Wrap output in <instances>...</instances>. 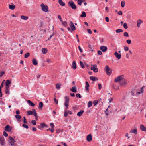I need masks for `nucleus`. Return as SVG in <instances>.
Here are the masks:
<instances>
[{
	"mask_svg": "<svg viewBox=\"0 0 146 146\" xmlns=\"http://www.w3.org/2000/svg\"><path fill=\"white\" fill-rule=\"evenodd\" d=\"M33 115L36 118H37L38 117V116H37V113L36 111L34 109L32 110V111H27V115Z\"/></svg>",
	"mask_w": 146,
	"mask_h": 146,
	"instance_id": "nucleus-1",
	"label": "nucleus"
},
{
	"mask_svg": "<svg viewBox=\"0 0 146 146\" xmlns=\"http://www.w3.org/2000/svg\"><path fill=\"white\" fill-rule=\"evenodd\" d=\"M104 70L106 72V74L107 75L110 76L111 74L112 70L107 65L106 66Z\"/></svg>",
	"mask_w": 146,
	"mask_h": 146,
	"instance_id": "nucleus-2",
	"label": "nucleus"
},
{
	"mask_svg": "<svg viewBox=\"0 0 146 146\" xmlns=\"http://www.w3.org/2000/svg\"><path fill=\"white\" fill-rule=\"evenodd\" d=\"M68 4L69 7L74 10H76L77 8L76 5L72 0H71L69 1L68 2Z\"/></svg>",
	"mask_w": 146,
	"mask_h": 146,
	"instance_id": "nucleus-3",
	"label": "nucleus"
},
{
	"mask_svg": "<svg viewBox=\"0 0 146 146\" xmlns=\"http://www.w3.org/2000/svg\"><path fill=\"white\" fill-rule=\"evenodd\" d=\"M40 6L43 11L44 12H48V7L47 5L44 4L43 3H42Z\"/></svg>",
	"mask_w": 146,
	"mask_h": 146,
	"instance_id": "nucleus-4",
	"label": "nucleus"
},
{
	"mask_svg": "<svg viewBox=\"0 0 146 146\" xmlns=\"http://www.w3.org/2000/svg\"><path fill=\"white\" fill-rule=\"evenodd\" d=\"M123 75H121L120 76L117 78H115L114 81L115 82H117L119 81H121L123 79Z\"/></svg>",
	"mask_w": 146,
	"mask_h": 146,
	"instance_id": "nucleus-5",
	"label": "nucleus"
},
{
	"mask_svg": "<svg viewBox=\"0 0 146 146\" xmlns=\"http://www.w3.org/2000/svg\"><path fill=\"white\" fill-rule=\"evenodd\" d=\"M92 67L91 68V69L92 70H93L94 72L96 73L98 71V70L97 67V65L96 64L92 65Z\"/></svg>",
	"mask_w": 146,
	"mask_h": 146,
	"instance_id": "nucleus-6",
	"label": "nucleus"
},
{
	"mask_svg": "<svg viewBox=\"0 0 146 146\" xmlns=\"http://www.w3.org/2000/svg\"><path fill=\"white\" fill-rule=\"evenodd\" d=\"M12 129V127H10V126L9 125H7L5 127V130L6 131L10 132L11 131Z\"/></svg>",
	"mask_w": 146,
	"mask_h": 146,
	"instance_id": "nucleus-7",
	"label": "nucleus"
},
{
	"mask_svg": "<svg viewBox=\"0 0 146 146\" xmlns=\"http://www.w3.org/2000/svg\"><path fill=\"white\" fill-rule=\"evenodd\" d=\"M127 83V81L125 79H123L120 82V85L121 86L126 85Z\"/></svg>",
	"mask_w": 146,
	"mask_h": 146,
	"instance_id": "nucleus-8",
	"label": "nucleus"
},
{
	"mask_svg": "<svg viewBox=\"0 0 146 146\" xmlns=\"http://www.w3.org/2000/svg\"><path fill=\"white\" fill-rule=\"evenodd\" d=\"M100 49L104 52H106L108 49L107 47L106 46H102L100 48Z\"/></svg>",
	"mask_w": 146,
	"mask_h": 146,
	"instance_id": "nucleus-9",
	"label": "nucleus"
},
{
	"mask_svg": "<svg viewBox=\"0 0 146 146\" xmlns=\"http://www.w3.org/2000/svg\"><path fill=\"white\" fill-rule=\"evenodd\" d=\"M9 139L11 141V142H10L11 145L12 146H13V143L15 142V141L12 137L11 136L9 137Z\"/></svg>",
	"mask_w": 146,
	"mask_h": 146,
	"instance_id": "nucleus-10",
	"label": "nucleus"
},
{
	"mask_svg": "<svg viewBox=\"0 0 146 146\" xmlns=\"http://www.w3.org/2000/svg\"><path fill=\"white\" fill-rule=\"evenodd\" d=\"M70 26L72 30L74 31L76 29V27L72 21L70 22Z\"/></svg>",
	"mask_w": 146,
	"mask_h": 146,
	"instance_id": "nucleus-11",
	"label": "nucleus"
},
{
	"mask_svg": "<svg viewBox=\"0 0 146 146\" xmlns=\"http://www.w3.org/2000/svg\"><path fill=\"white\" fill-rule=\"evenodd\" d=\"M86 85L85 86V90L88 92H89V84L87 81H86Z\"/></svg>",
	"mask_w": 146,
	"mask_h": 146,
	"instance_id": "nucleus-12",
	"label": "nucleus"
},
{
	"mask_svg": "<svg viewBox=\"0 0 146 146\" xmlns=\"http://www.w3.org/2000/svg\"><path fill=\"white\" fill-rule=\"evenodd\" d=\"M114 55L115 56V57L118 58V59H119L121 58V54H119L117 52H115Z\"/></svg>",
	"mask_w": 146,
	"mask_h": 146,
	"instance_id": "nucleus-13",
	"label": "nucleus"
},
{
	"mask_svg": "<svg viewBox=\"0 0 146 146\" xmlns=\"http://www.w3.org/2000/svg\"><path fill=\"white\" fill-rule=\"evenodd\" d=\"M87 140L88 141L90 142L92 140V138L91 135L90 134L88 135L86 137Z\"/></svg>",
	"mask_w": 146,
	"mask_h": 146,
	"instance_id": "nucleus-14",
	"label": "nucleus"
},
{
	"mask_svg": "<svg viewBox=\"0 0 146 146\" xmlns=\"http://www.w3.org/2000/svg\"><path fill=\"white\" fill-rule=\"evenodd\" d=\"M76 62L74 61H73L72 64V68L74 69H75L76 68Z\"/></svg>",
	"mask_w": 146,
	"mask_h": 146,
	"instance_id": "nucleus-15",
	"label": "nucleus"
},
{
	"mask_svg": "<svg viewBox=\"0 0 146 146\" xmlns=\"http://www.w3.org/2000/svg\"><path fill=\"white\" fill-rule=\"evenodd\" d=\"M143 23V21L140 19H139L137 21V25L138 27H140V24Z\"/></svg>",
	"mask_w": 146,
	"mask_h": 146,
	"instance_id": "nucleus-16",
	"label": "nucleus"
},
{
	"mask_svg": "<svg viewBox=\"0 0 146 146\" xmlns=\"http://www.w3.org/2000/svg\"><path fill=\"white\" fill-rule=\"evenodd\" d=\"M70 90L74 93H76L77 92L76 87L75 86L72 87V88L70 89Z\"/></svg>",
	"mask_w": 146,
	"mask_h": 146,
	"instance_id": "nucleus-17",
	"label": "nucleus"
},
{
	"mask_svg": "<svg viewBox=\"0 0 146 146\" xmlns=\"http://www.w3.org/2000/svg\"><path fill=\"white\" fill-rule=\"evenodd\" d=\"M27 102L29 105L33 107L35 106V104L30 100H27Z\"/></svg>",
	"mask_w": 146,
	"mask_h": 146,
	"instance_id": "nucleus-18",
	"label": "nucleus"
},
{
	"mask_svg": "<svg viewBox=\"0 0 146 146\" xmlns=\"http://www.w3.org/2000/svg\"><path fill=\"white\" fill-rule=\"evenodd\" d=\"M84 112V111L83 110H81L78 113L77 115L78 116L80 117L82 115Z\"/></svg>",
	"mask_w": 146,
	"mask_h": 146,
	"instance_id": "nucleus-19",
	"label": "nucleus"
},
{
	"mask_svg": "<svg viewBox=\"0 0 146 146\" xmlns=\"http://www.w3.org/2000/svg\"><path fill=\"white\" fill-rule=\"evenodd\" d=\"M11 83V81L9 80H7L5 82V85L6 86H8L10 87L9 85Z\"/></svg>",
	"mask_w": 146,
	"mask_h": 146,
	"instance_id": "nucleus-20",
	"label": "nucleus"
},
{
	"mask_svg": "<svg viewBox=\"0 0 146 146\" xmlns=\"http://www.w3.org/2000/svg\"><path fill=\"white\" fill-rule=\"evenodd\" d=\"M90 79L91 80L93 81H94L95 80H97L98 79V78L97 77L92 76H90Z\"/></svg>",
	"mask_w": 146,
	"mask_h": 146,
	"instance_id": "nucleus-21",
	"label": "nucleus"
},
{
	"mask_svg": "<svg viewBox=\"0 0 146 146\" xmlns=\"http://www.w3.org/2000/svg\"><path fill=\"white\" fill-rule=\"evenodd\" d=\"M140 129H141L143 131H146V128L143 125H140Z\"/></svg>",
	"mask_w": 146,
	"mask_h": 146,
	"instance_id": "nucleus-22",
	"label": "nucleus"
},
{
	"mask_svg": "<svg viewBox=\"0 0 146 146\" xmlns=\"http://www.w3.org/2000/svg\"><path fill=\"white\" fill-rule=\"evenodd\" d=\"M40 125H41V126L42 128H44L45 127L46 128H48V125L45 124L44 123H41L40 124Z\"/></svg>",
	"mask_w": 146,
	"mask_h": 146,
	"instance_id": "nucleus-23",
	"label": "nucleus"
},
{
	"mask_svg": "<svg viewBox=\"0 0 146 146\" xmlns=\"http://www.w3.org/2000/svg\"><path fill=\"white\" fill-rule=\"evenodd\" d=\"M130 133H133L136 135L137 134V130L136 129H131L130 131Z\"/></svg>",
	"mask_w": 146,
	"mask_h": 146,
	"instance_id": "nucleus-24",
	"label": "nucleus"
},
{
	"mask_svg": "<svg viewBox=\"0 0 146 146\" xmlns=\"http://www.w3.org/2000/svg\"><path fill=\"white\" fill-rule=\"evenodd\" d=\"M32 63L34 65H36L38 64L37 61L35 59H33Z\"/></svg>",
	"mask_w": 146,
	"mask_h": 146,
	"instance_id": "nucleus-25",
	"label": "nucleus"
},
{
	"mask_svg": "<svg viewBox=\"0 0 146 146\" xmlns=\"http://www.w3.org/2000/svg\"><path fill=\"white\" fill-rule=\"evenodd\" d=\"M58 2L59 4L62 6H64L65 5V3L62 0H58Z\"/></svg>",
	"mask_w": 146,
	"mask_h": 146,
	"instance_id": "nucleus-26",
	"label": "nucleus"
},
{
	"mask_svg": "<svg viewBox=\"0 0 146 146\" xmlns=\"http://www.w3.org/2000/svg\"><path fill=\"white\" fill-rule=\"evenodd\" d=\"M9 87L6 86V90L5 91V93L6 94H9L10 93L9 91Z\"/></svg>",
	"mask_w": 146,
	"mask_h": 146,
	"instance_id": "nucleus-27",
	"label": "nucleus"
},
{
	"mask_svg": "<svg viewBox=\"0 0 146 146\" xmlns=\"http://www.w3.org/2000/svg\"><path fill=\"white\" fill-rule=\"evenodd\" d=\"M9 7L10 9L12 10H13L15 8V6L13 5H9Z\"/></svg>",
	"mask_w": 146,
	"mask_h": 146,
	"instance_id": "nucleus-28",
	"label": "nucleus"
},
{
	"mask_svg": "<svg viewBox=\"0 0 146 146\" xmlns=\"http://www.w3.org/2000/svg\"><path fill=\"white\" fill-rule=\"evenodd\" d=\"M42 51L43 53L44 54H46L47 52V49L44 48H42Z\"/></svg>",
	"mask_w": 146,
	"mask_h": 146,
	"instance_id": "nucleus-29",
	"label": "nucleus"
},
{
	"mask_svg": "<svg viewBox=\"0 0 146 146\" xmlns=\"http://www.w3.org/2000/svg\"><path fill=\"white\" fill-rule=\"evenodd\" d=\"M21 18L22 19L27 20L28 19V17L27 16H25L24 15H21Z\"/></svg>",
	"mask_w": 146,
	"mask_h": 146,
	"instance_id": "nucleus-30",
	"label": "nucleus"
},
{
	"mask_svg": "<svg viewBox=\"0 0 146 146\" xmlns=\"http://www.w3.org/2000/svg\"><path fill=\"white\" fill-rule=\"evenodd\" d=\"M86 13L85 12L83 11L82 12V14L80 15V17H86Z\"/></svg>",
	"mask_w": 146,
	"mask_h": 146,
	"instance_id": "nucleus-31",
	"label": "nucleus"
},
{
	"mask_svg": "<svg viewBox=\"0 0 146 146\" xmlns=\"http://www.w3.org/2000/svg\"><path fill=\"white\" fill-rule=\"evenodd\" d=\"M43 107V104L42 102H40L39 103L38 108H42Z\"/></svg>",
	"mask_w": 146,
	"mask_h": 146,
	"instance_id": "nucleus-32",
	"label": "nucleus"
},
{
	"mask_svg": "<svg viewBox=\"0 0 146 146\" xmlns=\"http://www.w3.org/2000/svg\"><path fill=\"white\" fill-rule=\"evenodd\" d=\"M62 25L65 27H66L68 25L67 22L66 21H62Z\"/></svg>",
	"mask_w": 146,
	"mask_h": 146,
	"instance_id": "nucleus-33",
	"label": "nucleus"
},
{
	"mask_svg": "<svg viewBox=\"0 0 146 146\" xmlns=\"http://www.w3.org/2000/svg\"><path fill=\"white\" fill-rule=\"evenodd\" d=\"M92 104L93 103L92 101H89L88 103V108L90 107L92 105Z\"/></svg>",
	"mask_w": 146,
	"mask_h": 146,
	"instance_id": "nucleus-34",
	"label": "nucleus"
},
{
	"mask_svg": "<svg viewBox=\"0 0 146 146\" xmlns=\"http://www.w3.org/2000/svg\"><path fill=\"white\" fill-rule=\"evenodd\" d=\"M125 1L124 0L122 1L121 2V6L123 8L125 6Z\"/></svg>",
	"mask_w": 146,
	"mask_h": 146,
	"instance_id": "nucleus-35",
	"label": "nucleus"
},
{
	"mask_svg": "<svg viewBox=\"0 0 146 146\" xmlns=\"http://www.w3.org/2000/svg\"><path fill=\"white\" fill-rule=\"evenodd\" d=\"M80 66L81 67V68H85L84 66V64L83 62H82V61H80Z\"/></svg>",
	"mask_w": 146,
	"mask_h": 146,
	"instance_id": "nucleus-36",
	"label": "nucleus"
},
{
	"mask_svg": "<svg viewBox=\"0 0 146 146\" xmlns=\"http://www.w3.org/2000/svg\"><path fill=\"white\" fill-rule=\"evenodd\" d=\"M83 2L82 0H78L77 1V3L78 5L80 6H81L82 5V4Z\"/></svg>",
	"mask_w": 146,
	"mask_h": 146,
	"instance_id": "nucleus-37",
	"label": "nucleus"
},
{
	"mask_svg": "<svg viewBox=\"0 0 146 146\" xmlns=\"http://www.w3.org/2000/svg\"><path fill=\"white\" fill-rule=\"evenodd\" d=\"M61 84H60L58 83L56 84V88L57 89H59L60 88V86Z\"/></svg>",
	"mask_w": 146,
	"mask_h": 146,
	"instance_id": "nucleus-38",
	"label": "nucleus"
},
{
	"mask_svg": "<svg viewBox=\"0 0 146 146\" xmlns=\"http://www.w3.org/2000/svg\"><path fill=\"white\" fill-rule=\"evenodd\" d=\"M113 88L115 90H117L119 89V86H117L115 87L114 86V84H113Z\"/></svg>",
	"mask_w": 146,
	"mask_h": 146,
	"instance_id": "nucleus-39",
	"label": "nucleus"
},
{
	"mask_svg": "<svg viewBox=\"0 0 146 146\" xmlns=\"http://www.w3.org/2000/svg\"><path fill=\"white\" fill-rule=\"evenodd\" d=\"M115 31L117 33H119L122 32L123 31V30L122 29H119L116 30Z\"/></svg>",
	"mask_w": 146,
	"mask_h": 146,
	"instance_id": "nucleus-40",
	"label": "nucleus"
},
{
	"mask_svg": "<svg viewBox=\"0 0 146 146\" xmlns=\"http://www.w3.org/2000/svg\"><path fill=\"white\" fill-rule=\"evenodd\" d=\"M65 102H69V98L68 97L66 96L65 97Z\"/></svg>",
	"mask_w": 146,
	"mask_h": 146,
	"instance_id": "nucleus-41",
	"label": "nucleus"
},
{
	"mask_svg": "<svg viewBox=\"0 0 146 146\" xmlns=\"http://www.w3.org/2000/svg\"><path fill=\"white\" fill-rule=\"evenodd\" d=\"M15 117L17 119H20L21 118V116L19 115H15Z\"/></svg>",
	"mask_w": 146,
	"mask_h": 146,
	"instance_id": "nucleus-42",
	"label": "nucleus"
},
{
	"mask_svg": "<svg viewBox=\"0 0 146 146\" xmlns=\"http://www.w3.org/2000/svg\"><path fill=\"white\" fill-rule=\"evenodd\" d=\"M32 123L34 125H36V123L35 120H33L31 121Z\"/></svg>",
	"mask_w": 146,
	"mask_h": 146,
	"instance_id": "nucleus-43",
	"label": "nucleus"
},
{
	"mask_svg": "<svg viewBox=\"0 0 146 146\" xmlns=\"http://www.w3.org/2000/svg\"><path fill=\"white\" fill-rule=\"evenodd\" d=\"M98 100H95L93 102V104L94 106L96 105L98 103Z\"/></svg>",
	"mask_w": 146,
	"mask_h": 146,
	"instance_id": "nucleus-44",
	"label": "nucleus"
},
{
	"mask_svg": "<svg viewBox=\"0 0 146 146\" xmlns=\"http://www.w3.org/2000/svg\"><path fill=\"white\" fill-rule=\"evenodd\" d=\"M30 55V53L29 52L26 53L24 56V57L25 58H27Z\"/></svg>",
	"mask_w": 146,
	"mask_h": 146,
	"instance_id": "nucleus-45",
	"label": "nucleus"
},
{
	"mask_svg": "<svg viewBox=\"0 0 146 146\" xmlns=\"http://www.w3.org/2000/svg\"><path fill=\"white\" fill-rule=\"evenodd\" d=\"M3 135L4 136L6 137H7L8 136V134L5 131H4L3 132Z\"/></svg>",
	"mask_w": 146,
	"mask_h": 146,
	"instance_id": "nucleus-46",
	"label": "nucleus"
},
{
	"mask_svg": "<svg viewBox=\"0 0 146 146\" xmlns=\"http://www.w3.org/2000/svg\"><path fill=\"white\" fill-rule=\"evenodd\" d=\"M23 127L26 129H28L29 128V126L25 124H23L22 125Z\"/></svg>",
	"mask_w": 146,
	"mask_h": 146,
	"instance_id": "nucleus-47",
	"label": "nucleus"
},
{
	"mask_svg": "<svg viewBox=\"0 0 146 146\" xmlns=\"http://www.w3.org/2000/svg\"><path fill=\"white\" fill-rule=\"evenodd\" d=\"M123 26L124 28H125V29H127L128 28L127 25L126 23H124L123 25Z\"/></svg>",
	"mask_w": 146,
	"mask_h": 146,
	"instance_id": "nucleus-48",
	"label": "nucleus"
},
{
	"mask_svg": "<svg viewBox=\"0 0 146 146\" xmlns=\"http://www.w3.org/2000/svg\"><path fill=\"white\" fill-rule=\"evenodd\" d=\"M123 35L125 36L128 37L129 35L128 33L127 32H125L123 33Z\"/></svg>",
	"mask_w": 146,
	"mask_h": 146,
	"instance_id": "nucleus-49",
	"label": "nucleus"
},
{
	"mask_svg": "<svg viewBox=\"0 0 146 146\" xmlns=\"http://www.w3.org/2000/svg\"><path fill=\"white\" fill-rule=\"evenodd\" d=\"M69 103V102H65L64 104L65 106L66 107H67V106H68Z\"/></svg>",
	"mask_w": 146,
	"mask_h": 146,
	"instance_id": "nucleus-50",
	"label": "nucleus"
},
{
	"mask_svg": "<svg viewBox=\"0 0 146 146\" xmlns=\"http://www.w3.org/2000/svg\"><path fill=\"white\" fill-rule=\"evenodd\" d=\"M76 96L77 97H78L79 98H80L81 97V96L80 94L78 93L76 94Z\"/></svg>",
	"mask_w": 146,
	"mask_h": 146,
	"instance_id": "nucleus-51",
	"label": "nucleus"
},
{
	"mask_svg": "<svg viewBox=\"0 0 146 146\" xmlns=\"http://www.w3.org/2000/svg\"><path fill=\"white\" fill-rule=\"evenodd\" d=\"M5 74V72L3 71H2L0 72V77L2 76Z\"/></svg>",
	"mask_w": 146,
	"mask_h": 146,
	"instance_id": "nucleus-52",
	"label": "nucleus"
},
{
	"mask_svg": "<svg viewBox=\"0 0 146 146\" xmlns=\"http://www.w3.org/2000/svg\"><path fill=\"white\" fill-rule=\"evenodd\" d=\"M124 48L125 51H127L129 50V48L128 47L126 46H124Z\"/></svg>",
	"mask_w": 146,
	"mask_h": 146,
	"instance_id": "nucleus-53",
	"label": "nucleus"
},
{
	"mask_svg": "<svg viewBox=\"0 0 146 146\" xmlns=\"http://www.w3.org/2000/svg\"><path fill=\"white\" fill-rule=\"evenodd\" d=\"M58 19L60 20V21L62 22V18L60 15H58Z\"/></svg>",
	"mask_w": 146,
	"mask_h": 146,
	"instance_id": "nucleus-54",
	"label": "nucleus"
},
{
	"mask_svg": "<svg viewBox=\"0 0 146 146\" xmlns=\"http://www.w3.org/2000/svg\"><path fill=\"white\" fill-rule=\"evenodd\" d=\"M5 143V141H0V143L1 145H3Z\"/></svg>",
	"mask_w": 146,
	"mask_h": 146,
	"instance_id": "nucleus-55",
	"label": "nucleus"
},
{
	"mask_svg": "<svg viewBox=\"0 0 146 146\" xmlns=\"http://www.w3.org/2000/svg\"><path fill=\"white\" fill-rule=\"evenodd\" d=\"M87 31L89 33L91 34L92 33V31L90 29H87Z\"/></svg>",
	"mask_w": 146,
	"mask_h": 146,
	"instance_id": "nucleus-56",
	"label": "nucleus"
},
{
	"mask_svg": "<svg viewBox=\"0 0 146 146\" xmlns=\"http://www.w3.org/2000/svg\"><path fill=\"white\" fill-rule=\"evenodd\" d=\"M23 119H24L23 123H25L27 124L28 123L27 122V121H26V120L25 117H24Z\"/></svg>",
	"mask_w": 146,
	"mask_h": 146,
	"instance_id": "nucleus-57",
	"label": "nucleus"
},
{
	"mask_svg": "<svg viewBox=\"0 0 146 146\" xmlns=\"http://www.w3.org/2000/svg\"><path fill=\"white\" fill-rule=\"evenodd\" d=\"M98 54L99 55H102V51L100 50H98Z\"/></svg>",
	"mask_w": 146,
	"mask_h": 146,
	"instance_id": "nucleus-58",
	"label": "nucleus"
},
{
	"mask_svg": "<svg viewBox=\"0 0 146 146\" xmlns=\"http://www.w3.org/2000/svg\"><path fill=\"white\" fill-rule=\"evenodd\" d=\"M50 125L52 128H54V125L53 123H51L50 124Z\"/></svg>",
	"mask_w": 146,
	"mask_h": 146,
	"instance_id": "nucleus-59",
	"label": "nucleus"
},
{
	"mask_svg": "<svg viewBox=\"0 0 146 146\" xmlns=\"http://www.w3.org/2000/svg\"><path fill=\"white\" fill-rule=\"evenodd\" d=\"M126 42L128 44H130L131 43V41L130 40L128 39L127 40Z\"/></svg>",
	"mask_w": 146,
	"mask_h": 146,
	"instance_id": "nucleus-60",
	"label": "nucleus"
},
{
	"mask_svg": "<svg viewBox=\"0 0 146 146\" xmlns=\"http://www.w3.org/2000/svg\"><path fill=\"white\" fill-rule=\"evenodd\" d=\"M98 89L99 90H100L102 88V86L101 84L100 83L98 84Z\"/></svg>",
	"mask_w": 146,
	"mask_h": 146,
	"instance_id": "nucleus-61",
	"label": "nucleus"
},
{
	"mask_svg": "<svg viewBox=\"0 0 146 146\" xmlns=\"http://www.w3.org/2000/svg\"><path fill=\"white\" fill-rule=\"evenodd\" d=\"M54 101L56 104H58V100L55 98H54Z\"/></svg>",
	"mask_w": 146,
	"mask_h": 146,
	"instance_id": "nucleus-62",
	"label": "nucleus"
},
{
	"mask_svg": "<svg viewBox=\"0 0 146 146\" xmlns=\"http://www.w3.org/2000/svg\"><path fill=\"white\" fill-rule=\"evenodd\" d=\"M54 33H53V34H52V35H51L50 36L49 38H48V40H50V39L51 38H52V36L54 35Z\"/></svg>",
	"mask_w": 146,
	"mask_h": 146,
	"instance_id": "nucleus-63",
	"label": "nucleus"
},
{
	"mask_svg": "<svg viewBox=\"0 0 146 146\" xmlns=\"http://www.w3.org/2000/svg\"><path fill=\"white\" fill-rule=\"evenodd\" d=\"M32 130L33 131H37V129L35 127H33L32 128Z\"/></svg>",
	"mask_w": 146,
	"mask_h": 146,
	"instance_id": "nucleus-64",
	"label": "nucleus"
}]
</instances>
